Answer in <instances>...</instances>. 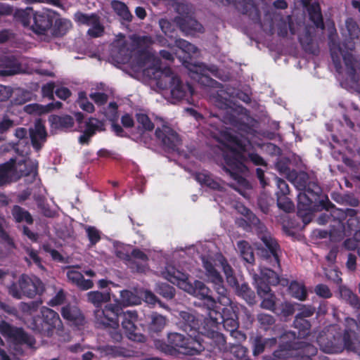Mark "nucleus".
<instances>
[{"mask_svg":"<svg viewBox=\"0 0 360 360\" xmlns=\"http://www.w3.org/2000/svg\"><path fill=\"white\" fill-rule=\"evenodd\" d=\"M202 261L206 270V276L214 284V289L219 295L217 302L210 295V289L203 283L197 281L193 285L188 281L186 274L176 269L173 266H167L162 272V275L165 279L176 285L179 288L203 300L208 314V318L206 319L205 326H202L205 333L210 330L214 331L217 324L223 323L224 328L233 334L238 326L236 315L230 307L231 300L226 296L227 291L222 284V278L215 270L212 262L215 266H220L222 268L227 282L233 286L236 285L237 282L233 269L221 255H217L214 259L211 257H202Z\"/></svg>","mask_w":360,"mask_h":360,"instance_id":"f257e3e1","label":"nucleus"},{"mask_svg":"<svg viewBox=\"0 0 360 360\" xmlns=\"http://www.w3.org/2000/svg\"><path fill=\"white\" fill-rule=\"evenodd\" d=\"M212 134L219 142L218 147L223 152L226 172L236 181L238 186L245 189L250 188L249 182L245 179L248 173L245 159L243 155L248 150L245 141L238 139L228 131L212 132Z\"/></svg>","mask_w":360,"mask_h":360,"instance_id":"f03ea898","label":"nucleus"},{"mask_svg":"<svg viewBox=\"0 0 360 360\" xmlns=\"http://www.w3.org/2000/svg\"><path fill=\"white\" fill-rule=\"evenodd\" d=\"M136 70L142 71L149 79H154L160 89H169L171 96L174 99H182L188 94L192 95L193 93L191 86L188 84H182L169 68L161 70L159 67V60L153 55L146 56Z\"/></svg>","mask_w":360,"mask_h":360,"instance_id":"7ed1b4c3","label":"nucleus"},{"mask_svg":"<svg viewBox=\"0 0 360 360\" xmlns=\"http://www.w3.org/2000/svg\"><path fill=\"white\" fill-rule=\"evenodd\" d=\"M180 316L184 321V330L188 333V337L185 338L183 335L173 333L169 336L170 342L179 353L186 355L196 354L204 349L196 335V333H205L203 327L201 326L202 321L186 311L181 312Z\"/></svg>","mask_w":360,"mask_h":360,"instance_id":"20e7f679","label":"nucleus"},{"mask_svg":"<svg viewBox=\"0 0 360 360\" xmlns=\"http://www.w3.org/2000/svg\"><path fill=\"white\" fill-rule=\"evenodd\" d=\"M37 162L23 157L11 159L0 166V184L14 181L24 175L35 176Z\"/></svg>","mask_w":360,"mask_h":360,"instance_id":"39448f33","label":"nucleus"},{"mask_svg":"<svg viewBox=\"0 0 360 360\" xmlns=\"http://www.w3.org/2000/svg\"><path fill=\"white\" fill-rule=\"evenodd\" d=\"M279 283L282 285L287 283L286 280H280L276 274L269 269L261 271V277L256 280L257 293L263 299L262 307L274 310L275 306V297L270 293L269 285H275Z\"/></svg>","mask_w":360,"mask_h":360,"instance_id":"423d86ee","label":"nucleus"},{"mask_svg":"<svg viewBox=\"0 0 360 360\" xmlns=\"http://www.w3.org/2000/svg\"><path fill=\"white\" fill-rule=\"evenodd\" d=\"M21 21L24 26L30 25V19L33 18L34 23L31 29L37 34H44L53 25L56 13L51 10H42L34 12L31 8L20 11Z\"/></svg>","mask_w":360,"mask_h":360,"instance_id":"0eeeda50","label":"nucleus"},{"mask_svg":"<svg viewBox=\"0 0 360 360\" xmlns=\"http://www.w3.org/2000/svg\"><path fill=\"white\" fill-rule=\"evenodd\" d=\"M115 252L120 259L126 262L132 271L142 273L148 270V257L141 250H132L128 245L118 244L115 246Z\"/></svg>","mask_w":360,"mask_h":360,"instance_id":"6e6552de","label":"nucleus"},{"mask_svg":"<svg viewBox=\"0 0 360 360\" xmlns=\"http://www.w3.org/2000/svg\"><path fill=\"white\" fill-rule=\"evenodd\" d=\"M0 333L8 339L9 350L13 355L20 352L19 345L25 343L32 347L34 344L33 338L21 328H13L4 321H0Z\"/></svg>","mask_w":360,"mask_h":360,"instance_id":"1a4fd4ad","label":"nucleus"},{"mask_svg":"<svg viewBox=\"0 0 360 360\" xmlns=\"http://www.w3.org/2000/svg\"><path fill=\"white\" fill-rule=\"evenodd\" d=\"M316 348L309 344L295 342L293 346L287 345L274 352V356L284 360H311L316 354Z\"/></svg>","mask_w":360,"mask_h":360,"instance_id":"9d476101","label":"nucleus"},{"mask_svg":"<svg viewBox=\"0 0 360 360\" xmlns=\"http://www.w3.org/2000/svg\"><path fill=\"white\" fill-rule=\"evenodd\" d=\"M19 288L17 284H13L9 288V293L16 298H21L23 295L28 297H33L37 293L43 290L42 282L37 277H30L22 275L18 282Z\"/></svg>","mask_w":360,"mask_h":360,"instance_id":"9b49d317","label":"nucleus"},{"mask_svg":"<svg viewBox=\"0 0 360 360\" xmlns=\"http://www.w3.org/2000/svg\"><path fill=\"white\" fill-rule=\"evenodd\" d=\"M43 319L37 318L27 320V324L32 330L49 332L52 328H59L61 324L58 314L47 307L41 309Z\"/></svg>","mask_w":360,"mask_h":360,"instance_id":"f8f14e48","label":"nucleus"},{"mask_svg":"<svg viewBox=\"0 0 360 360\" xmlns=\"http://www.w3.org/2000/svg\"><path fill=\"white\" fill-rule=\"evenodd\" d=\"M122 314V308L119 304H110L104 309L95 311V319L97 323L116 328L119 326V316Z\"/></svg>","mask_w":360,"mask_h":360,"instance_id":"ddd939ff","label":"nucleus"},{"mask_svg":"<svg viewBox=\"0 0 360 360\" xmlns=\"http://www.w3.org/2000/svg\"><path fill=\"white\" fill-rule=\"evenodd\" d=\"M318 341H319V343L320 345L321 349L326 353H329V354L339 353L343 350L344 347H346L347 349H349V350H356V351L360 350L359 342L357 341H356L354 343L350 342L349 341V340L347 339V335H345L344 337V342H345L344 345L340 342V338H334V342H325L322 338H320Z\"/></svg>","mask_w":360,"mask_h":360,"instance_id":"4468645a","label":"nucleus"},{"mask_svg":"<svg viewBox=\"0 0 360 360\" xmlns=\"http://www.w3.org/2000/svg\"><path fill=\"white\" fill-rule=\"evenodd\" d=\"M155 134L158 139L166 148L173 150H176L180 141L179 136L167 124L162 123L161 129L158 127Z\"/></svg>","mask_w":360,"mask_h":360,"instance_id":"2eb2a0df","label":"nucleus"},{"mask_svg":"<svg viewBox=\"0 0 360 360\" xmlns=\"http://www.w3.org/2000/svg\"><path fill=\"white\" fill-rule=\"evenodd\" d=\"M75 20L81 24H85L91 27L88 30V34L93 37H100L103 32V27L101 25L98 17L96 15H86L83 13H76Z\"/></svg>","mask_w":360,"mask_h":360,"instance_id":"dca6fc26","label":"nucleus"},{"mask_svg":"<svg viewBox=\"0 0 360 360\" xmlns=\"http://www.w3.org/2000/svg\"><path fill=\"white\" fill-rule=\"evenodd\" d=\"M122 327L127 333L129 339L134 341H141L142 336L136 333L135 323L137 321V314L135 311H127L122 314Z\"/></svg>","mask_w":360,"mask_h":360,"instance_id":"f3484780","label":"nucleus"},{"mask_svg":"<svg viewBox=\"0 0 360 360\" xmlns=\"http://www.w3.org/2000/svg\"><path fill=\"white\" fill-rule=\"evenodd\" d=\"M30 138L33 147L39 150L46 138V131L44 124L39 120L35 122L34 127L30 129Z\"/></svg>","mask_w":360,"mask_h":360,"instance_id":"a211bd4d","label":"nucleus"},{"mask_svg":"<svg viewBox=\"0 0 360 360\" xmlns=\"http://www.w3.org/2000/svg\"><path fill=\"white\" fill-rule=\"evenodd\" d=\"M103 124L95 118H90L86 123V128L83 134L79 136V141L81 144H87L90 139L97 131L103 130Z\"/></svg>","mask_w":360,"mask_h":360,"instance_id":"6ab92c4d","label":"nucleus"},{"mask_svg":"<svg viewBox=\"0 0 360 360\" xmlns=\"http://www.w3.org/2000/svg\"><path fill=\"white\" fill-rule=\"evenodd\" d=\"M63 317L75 326L82 325L84 321V316L77 306L67 305L62 308Z\"/></svg>","mask_w":360,"mask_h":360,"instance_id":"aec40b11","label":"nucleus"},{"mask_svg":"<svg viewBox=\"0 0 360 360\" xmlns=\"http://www.w3.org/2000/svg\"><path fill=\"white\" fill-rule=\"evenodd\" d=\"M68 280L83 290L90 289L94 283L91 280L84 279L82 274L75 269H70L67 272Z\"/></svg>","mask_w":360,"mask_h":360,"instance_id":"412c9836","label":"nucleus"},{"mask_svg":"<svg viewBox=\"0 0 360 360\" xmlns=\"http://www.w3.org/2000/svg\"><path fill=\"white\" fill-rule=\"evenodd\" d=\"M177 23L180 29L187 34H193L195 32H201L203 30L202 26L195 19L186 17L183 20H179Z\"/></svg>","mask_w":360,"mask_h":360,"instance_id":"4be33fe9","label":"nucleus"},{"mask_svg":"<svg viewBox=\"0 0 360 360\" xmlns=\"http://www.w3.org/2000/svg\"><path fill=\"white\" fill-rule=\"evenodd\" d=\"M174 44L175 46H176L179 50H176L175 53L179 57L181 58V56L180 55V51L185 53V54H187V56H183L184 59L185 60L184 61V63H186L187 58H191L193 55H195L197 53V48L193 45L192 44L186 41L184 39H175L174 40Z\"/></svg>","mask_w":360,"mask_h":360,"instance_id":"5701e85b","label":"nucleus"},{"mask_svg":"<svg viewBox=\"0 0 360 360\" xmlns=\"http://www.w3.org/2000/svg\"><path fill=\"white\" fill-rule=\"evenodd\" d=\"M195 179L201 185H205L211 189L221 190L224 188L221 181L213 179L210 174L206 172L197 174Z\"/></svg>","mask_w":360,"mask_h":360,"instance_id":"b1692460","label":"nucleus"},{"mask_svg":"<svg viewBox=\"0 0 360 360\" xmlns=\"http://www.w3.org/2000/svg\"><path fill=\"white\" fill-rule=\"evenodd\" d=\"M52 127L56 129H69L74 125V120L71 116L52 115L49 117Z\"/></svg>","mask_w":360,"mask_h":360,"instance_id":"393cba45","label":"nucleus"},{"mask_svg":"<svg viewBox=\"0 0 360 360\" xmlns=\"http://www.w3.org/2000/svg\"><path fill=\"white\" fill-rule=\"evenodd\" d=\"M87 300L96 307H99L103 303L110 300L109 292H101L99 291H91L86 294Z\"/></svg>","mask_w":360,"mask_h":360,"instance_id":"a878e982","label":"nucleus"},{"mask_svg":"<svg viewBox=\"0 0 360 360\" xmlns=\"http://www.w3.org/2000/svg\"><path fill=\"white\" fill-rule=\"evenodd\" d=\"M188 68L193 75H201V79L205 78L207 80L209 77V72L213 75H217V70L214 66L207 68L203 64H195L188 66Z\"/></svg>","mask_w":360,"mask_h":360,"instance_id":"bb28decb","label":"nucleus"},{"mask_svg":"<svg viewBox=\"0 0 360 360\" xmlns=\"http://www.w3.org/2000/svg\"><path fill=\"white\" fill-rule=\"evenodd\" d=\"M121 301L125 306L135 305L141 303V297L139 291L123 290L120 292Z\"/></svg>","mask_w":360,"mask_h":360,"instance_id":"cd10ccee","label":"nucleus"},{"mask_svg":"<svg viewBox=\"0 0 360 360\" xmlns=\"http://www.w3.org/2000/svg\"><path fill=\"white\" fill-rule=\"evenodd\" d=\"M237 247L240 255L245 262L248 263H252L254 262L253 250L248 242L244 240L239 241L237 244Z\"/></svg>","mask_w":360,"mask_h":360,"instance_id":"c85d7f7f","label":"nucleus"},{"mask_svg":"<svg viewBox=\"0 0 360 360\" xmlns=\"http://www.w3.org/2000/svg\"><path fill=\"white\" fill-rule=\"evenodd\" d=\"M53 22L55 32L57 35L65 34L72 27L70 20L65 18H60L57 15Z\"/></svg>","mask_w":360,"mask_h":360,"instance_id":"c756f323","label":"nucleus"},{"mask_svg":"<svg viewBox=\"0 0 360 360\" xmlns=\"http://www.w3.org/2000/svg\"><path fill=\"white\" fill-rule=\"evenodd\" d=\"M289 290L292 297L300 300H304L307 297V290L301 283L297 282L291 283Z\"/></svg>","mask_w":360,"mask_h":360,"instance_id":"7c9ffc66","label":"nucleus"},{"mask_svg":"<svg viewBox=\"0 0 360 360\" xmlns=\"http://www.w3.org/2000/svg\"><path fill=\"white\" fill-rule=\"evenodd\" d=\"M112 7L116 13L125 20H129L131 15L127 6L122 2L114 1L112 2Z\"/></svg>","mask_w":360,"mask_h":360,"instance_id":"2f4dec72","label":"nucleus"},{"mask_svg":"<svg viewBox=\"0 0 360 360\" xmlns=\"http://www.w3.org/2000/svg\"><path fill=\"white\" fill-rule=\"evenodd\" d=\"M12 214L16 221H26L27 223H32V219L31 215L25 210L19 206H15L12 210Z\"/></svg>","mask_w":360,"mask_h":360,"instance_id":"473e14b6","label":"nucleus"},{"mask_svg":"<svg viewBox=\"0 0 360 360\" xmlns=\"http://www.w3.org/2000/svg\"><path fill=\"white\" fill-rule=\"evenodd\" d=\"M50 105H41L37 103L27 105L24 110L29 114L41 115L50 112Z\"/></svg>","mask_w":360,"mask_h":360,"instance_id":"72a5a7b5","label":"nucleus"},{"mask_svg":"<svg viewBox=\"0 0 360 360\" xmlns=\"http://www.w3.org/2000/svg\"><path fill=\"white\" fill-rule=\"evenodd\" d=\"M276 343L275 339H269L264 340L261 338H257L254 340L253 346V353L255 355H258L261 354L264 349V347L267 345H274Z\"/></svg>","mask_w":360,"mask_h":360,"instance_id":"f704fd0d","label":"nucleus"},{"mask_svg":"<svg viewBox=\"0 0 360 360\" xmlns=\"http://www.w3.org/2000/svg\"><path fill=\"white\" fill-rule=\"evenodd\" d=\"M266 248L269 250L270 253L274 256V259L278 262L277 249L278 244L276 240L269 236H264L262 238Z\"/></svg>","mask_w":360,"mask_h":360,"instance_id":"c9c22d12","label":"nucleus"},{"mask_svg":"<svg viewBox=\"0 0 360 360\" xmlns=\"http://www.w3.org/2000/svg\"><path fill=\"white\" fill-rule=\"evenodd\" d=\"M314 314V310L311 307H307L303 311L300 313V314L297 315L296 316L295 321V325L296 327H298L299 326H303L304 328L308 329L309 328V323L303 319V317H308L311 316Z\"/></svg>","mask_w":360,"mask_h":360,"instance_id":"e433bc0d","label":"nucleus"},{"mask_svg":"<svg viewBox=\"0 0 360 360\" xmlns=\"http://www.w3.org/2000/svg\"><path fill=\"white\" fill-rule=\"evenodd\" d=\"M298 208L300 210H309L312 200L307 196L305 193L300 192L298 195Z\"/></svg>","mask_w":360,"mask_h":360,"instance_id":"4c0bfd02","label":"nucleus"},{"mask_svg":"<svg viewBox=\"0 0 360 360\" xmlns=\"http://www.w3.org/2000/svg\"><path fill=\"white\" fill-rule=\"evenodd\" d=\"M277 204L281 209L288 212L292 210L294 207L293 203L286 195H278Z\"/></svg>","mask_w":360,"mask_h":360,"instance_id":"58836bf2","label":"nucleus"},{"mask_svg":"<svg viewBox=\"0 0 360 360\" xmlns=\"http://www.w3.org/2000/svg\"><path fill=\"white\" fill-rule=\"evenodd\" d=\"M79 106L84 111L87 112H93L94 111V105L87 101L84 93L81 92L79 94L78 98Z\"/></svg>","mask_w":360,"mask_h":360,"instance_id":"ea45409f","label":"nucleus"},{"mask_svg":"<svg viewBox=\"0 0 360 360\" xmlns=\"http://www.w3.org/2000/svg\"><path fill=\"white\" fill-rule=\"evenodd\" d=\"M152 327L155 330H161L166 325L165 318L160 314H153L151 315Z\"/></svg>","mask_w":360,"mask_h":360,"instance_id":"a19ab883","label":"nucleus"},{"mask_svg":"<svg viewBox=\"0 0 360 360\" xmlns=\"http://www.w3.org/2000/svg\"><path fill=\"white\" fill-rule=\"evenodd\" d=\"M341 295L347 299L349 303L356 308L360 307V302L357 296L349 289H344L341 291Z\"/></svg>","mask_w":360,"mask_h":360,"instance_id":"79ce46f5","label":"nucleus"},{"mask_svg":"<svg viewBox=\"0 0 360 360\" xmlns=\"http://www.w3.org/2000/svg\"><path fill=\"white\" fill-rule=\"evenodd\" d=\"M14 126V122L8 115H4L0 118V134L6 133Z\"/></svg>","mask_w":360,"mask_h":360,"instance_id":"37998d69","label":"nucleus"},{"mask_svg":"<svg viewBox=\"0 0 360 360\" xmlns=\"http://www.w3.org/2000/svg\"><path fill=\"white\" fill-rule=\"evenodd\" d=\"M137 122L145 130H152L154 127L148 117L142 113L136 115Z\"/></svg>","mask_w":360,"mask_h":360,"instance_id":"c03bdc74","label":"nucleus"},{"mask_svg":"<svg viewBox=\"0 0 360 360\" xmlns=\"http://www.w3.org/2000/svg\"><path fill=\"white\" fill-rule=\"evenodd\" d=\"M157 290L160 295L167 299H172L174 295V288L167 284L159 285Z\"/></svg>","mask_w":360,"mask_h":360,"instance_id":"a18cd8bd","label":"nucleus"},{"mask_svg":"<svg viewBox=\"0 0 360 360\" xmlns=\"http://www.w3.org/2000/svg\"><path fill=\"white\" fill-rule=\"evenodd\" d=\"M140 294L141 300L142 299L149 304H155L157 302V298L151 292L148 290H139Z\"/></svg>","mask_w":360,"mask_h":360,"instance_id":"49530a36","label":"nucleus"},{"mask_svg":"<svg viewBox=\"0 0 360 360\" xmlns=\"http://www.w3.org/2000/svg\"><path fill=\"white\" fill-rule=\"evenodd\" d=\"M86 231L92 245L96 244L100 240V233L94 227L88 226L86 228Z\"/></svg>","mask_w":360,"mask_h":360,"instance_id":"de8ad7c7","label":"nucleus"},{"mask_svg":"<svg viewBox=\"0 0 360 360\" xmlns=\"http://www.w3.org/2000/svg\"><path fill=\"white\" fill-rule=\"evenodd\" d=\"M276 182L278 189V191L276 193L277 197H278V195H286L288 194V185L284 180L280 178H276Z\"/></svg>","mask_w":360,"mask_h":360,"instance_id":"09e8293b","label":"nucleus"},{"mask_svg":"<svg viewBox=\"0 0 360 360\" xmlns=\"http://www.w3.org/2000/svg\"><path fill=\"white\" fill-rule=\"evenodd\" d=\"M41 303V302H31L30 303H22L20 304V307L24 312H27L30 314H32L33 312L36 311L37 308H38Z\"/></svg>","mask_w":360,"mask_h":360,"instance_id":"8fccbe9b","label":"nucleus"},{"mask_svg":"<svg viewBox=\"0 0 360 360\" xmlns=\"http://www.w3.org/2000/svg\"><path fill=\"white\" fill-rule=\"evenodd\" d=\"M316 295L324 298H328L331 296V292L329 288L323 284H319L315 288Z\"/></svg>","mask_w":360,"mask_h":360,"instance_id":"3c124183","label":"nucleus"},{"mask_svg":"<svg viewBox=\"0 0 360 360\" xmlns=\"http://www.w3.org/2000/svg\"><path fill=\"white\" fill-rule=\"evenodd\" d=\"M90 97L98 105H102L105 104L108 100L107 95L103 93L91 94Z\"/></svg>","mask_w":360,"mask_h":360,"instance_id":"603ef678","label":"nucleus"},{"mask_svg":"<svg viewBox=\"0 0 360 360\" xmlns=\"http://www.w3.org/2000/svg\"><path fill=\"white\" fill-rule=\"evenodd\" d=\"M236 208L238 212L241 213V214L247 217L249 220H251L252 223L255 221V219H256L251 212L243 205H238Z\"/></svg>","mask_w":360,"mask_h":360,"instance_id":"864d4df0","label":"nucleus"},{"mask_svg":"<svg viewBox=\"0 0 360 360\" xmlns=\"http://www.w3.org/2000/svg\"><path fill=\"white\" fill-rule=\"evenodd\" d=\"M65 300V294L63 291L60 290L54 297H53L49 302V305L54 307L63 303Z\"/></svg>","mask_w":360,"mask_h":360,"instance_id":"5fc2aeb1","label":"nucleus"},{"mask_svg":"<svg viewBox=\"0 0 360 360\" xmlns=\"http://www.w3.org/2000/svg\"><path fill=\"white\" fill-rule=\"evenodd\" d=\"M347 27L351 38H359L360 34V30L355 23L347 22Z\"/></svg>","mask_w":360,"mask_h":360,"instance_id":"6e6d98bb","label":"nucleus"},{"mask_svg":"<svg viewBox=\"0 0 360 360\" xmlns=\"http://www.w3.org/2000/svg\"><path fill=\"white\" fill-rule=\"evenodd\" d=\"M117 105L115 103H110L108 105V111L105 112V116L110 120H113L116 118Z\"/></svg>","mask_w":360,"mask_h":360,"instance_id":"4d7b16f0","label":"nucleus"},{"mask_svg":"<svg viewBox=\"0 0 360 360\" xmlns=\"http://www.w3.org/2000/svg\"><path fill=\"white\" fill-rule=\"evenodd\" d=\"M54 84L52 82L47 83L42 87V95L44 97L52 98L53 95Z\"/></svg>","mask_w":360,"mask_h":360,"instance_id":"13d9d810","label":"nucleus"},{"mask_svg":"<svg viewBox=\"0 0 360 360\" xmlns=\"http://www.w3.org/2000/svg\"><path fill=\"white\" fill-rule=\"evenodd\" d=\"M310 18H311V20L314 21V22L316 27H322V25H323L322 17H321V13L319 11H316L312 13H310Z\"/></svg>","mask_w":360,"mask_h":360,"instance_id":"bf43d9fd","label":"nucleus"},{"mask_svg":"<svg viewBox=\"0 0 360 360\" xmlns=\"http://www.w3.org/2000/svg\"><path fill=\"white\" fill-rule=\"evenodd\" d=\"M11 95L10 88L0 84V101L7 100Z\"/></svg>","mask_w":360,"mask_h":360,"instance_id":"052dcab7","label":"nucleus"},{"mask_svg":"<svg viewBox=\"0 0 360 360\" xmlns=\"http://www.w3.org/2000/svg\"><path fill=\"white\" fill-rule=\"evenodd\" d=\"M27 252L30 257V259L33 261L39 268L43 269V266H41V261L39 257L37 255V253L31 249H27Z\"/></svg>","mask_w":360,"mask_h":360,"instance_id":"680f3d73","label":"nucleus"},{"mask_svg":"<svg viewBox=\"0 0 360 360\" xmlns=\"http://www.w3.org/2000/svg\"><path fill=\"white\" fill-rule=\"evenodd\" d=\"M136 42L140 47H143L151 44L153 41L150 37L143 36L137 37Z\"/></svg>","mask_w":360,"mask_h":360,"instance_id":"e2e57ef3","label":"nucleus"},{"mask_svg":"<svg viewBox=\"0 0 360 360\" xmlns=\"http://www.w3.org/2000/svg\"><path fill=\"white\" fill-rule=\"evenodd\" d=\"M56 94L58 97L62 99H66L70 95V91L65 87H61L56 91Z\"/></svg>","mask_w":360,"mask_h":360,"instance_id":"0e129e2a","label":"nucleus"},{"mask_svg":"<svg viewBox=\"0 0 360 360\" xmlns=\"http://www.w3.org/2000/svg\"><path fill=\"white\" fill-rule=\"evenodd\" d=\"M258 319L262 324L271 325L274 323V319L268 314H260Z\"/></svg>","mask_w":360,"mask_h":360,"instance_id":"69168bd1","label":"nucleus"},{"mask_svg":"<svg viewBox=\"0 0 360 360\" xmlns=\"http://www.w3.org/2000/svg\"><path fill=\"white\" fill-rule=\"evenodd\" d=\"M122 123L125 127H131L134 125V120L129 115H125L122 117Z\"/></svg>","mask_w":360,"mask_h":360,"instance_id":"338daca9","label":"nucleus"},{"mask_svg":"<svg viewBox=\"0 0 360 360\" xmlns=\"http://www.w3.org/2000/svg\"><path fill=\"white\" fill-rule=\"evenodd\" d=\"M356 265V257L352 254L348 255L347 266L350 270H354Z\"/></svg>","mask_w":360,"mask_h":360,"instance_id":"774afa93","label":"nucleus"}]
</instances>
